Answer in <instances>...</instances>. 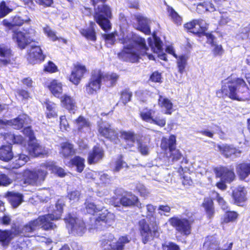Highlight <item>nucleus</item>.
Masks as SVG:
<instances>
[{"label":"nucleus","instance_id":"f257e3e1","mask_svg":"<svg viewBox=\"0 0 250 250\" xmlns=\"http://www.w3.org/2000/svg\"><path fill=\"white\" fill-rule=\"evenodd\" d=\"M133 42L135 46L131 44L124 45L117 53V56L120 60L132 63H138L141 57L145 56L149 60H155L152 54L147 53L149 48L144 38L137 36Z\"/></svg>","mask_w":250,"mask_h":250},{"label":"nucleus","instance_id":"f03ea898","mask_svg":"<svg viewBox=\"0 0 250 250\" xmlns=\"http://www.w3.org/2000/svg\"><path fill=\"white\" fill-rule=\"evenodd\" d=\"M146 218H153L154 220L148 223L146 218H142L137 222L138 233L144 244H146L155 238H158L160 235V231L159 223L156 221V207L148 204L146 205Z\"/></svg>","mask_w":250,"mask_h":250},{"label":"nucleus","instance_id":"7ed1b4c3","mask_svg":"<svg viewBox=\"0 0 250 250\" xmlns=\"http://www.w3.org/2000/svg\"><path fill=\"white\" fill-rule=\"evenodd\" d=\"M249 88L245 81L241 78L228 80L222 84L221 88L216 92L220 97H229L232 100L242 101L246 98L245 94Z\"/></svg>","mask_w":250,"mask_h":250},{"label":"nucleus","instance_id":"20e7f679","mask_svg":"<svg viewBox=\"0 0 250 250\" xmlns=\"http://www.w3.org/2000/svg\"><path fill=\"white\" fill-rule=\"evenodd\" d=\"M106 1L107 0H90L92 5L94 7V20L105 32L111 30L112 24L110 20L112 18L111 8L105 4Z\"/></svg>","mask_w":250,"mask_h":250},{"label":"nucleus","instance_id":"39448f33","mask_svg":"<svg viewBox=\"0 0 250 250\" xmlns=\"http://www.w3.org/2000/svg\"><path fill=\"white\" fill-rule=\"evenodd\" d=\"M48 172L45 171L43 163L35 170L25 169L22 171L23 183L26 186H41L45 180Z\"/></svg>","mask_w":250,"mask_h":250},{"label":"nucleus","instance_id":"423d86ee","mask_svg":"<svg viewBox=\"0 0 250 250\" xmlns=\"http://www.w3.org/2000/svg\"><path fill=\"white\" fill-rule=\"evenodd\" d=\"M64 204L60 200L55 203L56 209L51 213L39 216L38 218L40 226L44 230L53 229L57 227L52 221L58 220L61 218Z\"/></svg>","mask_w":250,"mask_h":250},{"label":"nucleus","instance_id":"0eeeda50","mask_svg":"<svg viewBox=\"0 0 250 250\" xmlns=\"http://www.w3.org/2000/svg\"><path fill=\"white\" fill-rule=\"evenodd\" d=\"M195 221V219L192 216L186 218L174 216L168 220L169 225L177 233L186 237L191 234L192 225Z\"/></svg>","mask_w":250,"mask_h":250},{"label":"nucleus","instance_id":"6e6552de","mask_svg":"<svg viewBox=\"0 0 250 250\" xmlns=\"http://www.w3.org/2000/svg\"><path fill=\"white\" fill-rule=\"evenodd\" d=\"M130 241L127 235L121 236L117 239L114 234L109 233L100 240V244L103 250H125V245Z\"/></svg>","mask_w":250,"mask_h":250},{"label":"nucleus","instance_id":"1a4fd4ad","mask_svg":"<svg viewBox=\"0 0 250 250\" xmlns=\"http://www.w3.org/2000/svg\"><path fill=\"white\" fill-rule=\"evenodd\" d=\"M110 202L111 205L115 207L121 206L124 207H131L137 206L139 203V200L138 197L131 192L125 191L112 197Z\"/></svg>","mask_w":250,"mask_h":250},{"label":"nucleus","instance_id":"9d476101","mask_svg":"<svg viewBox=\"0 0 250 250\" xmlns=\"http://www.w3.org/2000/svg\"><path fill=\"white\" fill-rule=\"evenodd\" d=\"M46 57L40 45H32L27 53L28 63L34 65L43 62Z\"/></svg>","mask_w":250,"mask_h":250},{"label":"nucleus","instance_id":"9b49d317","mask_svg":"<svg viewBox=\"0 0 250 250\" xmlns=\"http://www.w3.org/2000/svg\"><path fill=\"white\" fill-rule=\"evenodd\" d=\"M155 113V110L146 107L143 111L139 113V116L143 121L154 124L161 127H164L166 124V119L154 117L153 115Z\"/></svg>","mask_w":250,"mask_h":250},{"label":"nucleus","instance_id":"f8f14e48","mask_svg":"<svg viewBox=\"0 0 250 250\" xmlns=\"http://www.w3.org/2000/svg\"><path fill=\"white\" fill-rule=\"evenodd\" d=\"M102 82L96 69L93 70L88 82L85 84V91L88 95L96 94L101 88Z\"/></svg>","mask_w":250,"mask_h":250},{"label":"nucleus","instance_id":"ddd939ff","mask_svg":"<svg viewBox=\"0 0 250 250\" xmlns=\"http://www.w3.org/2000/svg\"><path fill=\"white\" fill-rule=\"evenodd\" d=\"M87 69L85 65L77 62L73 64V68L70 74L68 77V80L73 84L78 85L84 75L87 72Z\"/></svg>","mask_w":250,"mask_h":250},{"label":"nucleus","instance_id":"4468645a","mask_svg":"<svg viewBox=\"0 0 250 250\" xmlns=\"http://www.w3.org/2000/svg\"><path fill=\"white\" fill-rule=\"evenodd\" d=\"M216 178H221L227 183H230L235 178L233 168H229L226 167L220 166L213 169Z\"/></svg>","mask_w":250,"mask_h":250},{"label":"nucleus","instance_id":"2eb2a0df","mask_svg":"<svg viewBox=\"0 0 250 250\" xmlns=\"http://www.w3.org/2000/svg\"><path fill=\"white\" fill-rule=\"evenodd\" d=\"M114 221V214L106 210L99 214L98 217L95 219L94 225L96 229H101L103 227L107 228L110 226Z\"/></svg>","mask_w":250,"mask_h":250},{"label":"nucleus","instance_id":"dca6fc26","mask_svg":"<svg viewBox=\"0 0 250 250\" xmlns=\"http://www.w3.org/2000/svg\"><path fill=\"white\" fill-rule=\"evenodd\" d=\"M29 34L27 31L23 32L20 30H14L12 34V39L14 40L18 47L23 50L33 42L27 35Z\"/></svg>","mask_w":250,"mask_h":250},{"label":"nucleus","instance_id":"f3484780","mask_svg":"<svg viewBox=\"0 0 250 250\" xmlns=\"http://www.w3.org/2000/svg\"><path fill=\"white\" fill-rule=\"evenodd\" d=\"M233 204L238 207H246L247 205V192L244 187H238L231 193Z\"/></svg>","mask_w":250,"mask_h":250},{"label":"nucleus","instance_id":"a211bd4d","mask_svg":"<svg viewBox=\"0 0 250 250\" xmlns=\"http://www.w3.org/2000/svg\"><path fill=\"white\" fill-rule=\"evenodd\" d=\"M100 80L107 87H112L116 85L119 79V75L114 72L104 73L101 69H96Z\"/></svg>","mask_w":250,"mask_h":250},{"label":"nucleus","instance_id":"6ab92c4d","mask_svg":"<svg viewBox=\"0 0 250 250\" xmlns=\"http://www.w3.org/2000/svg\"><path fill=\"white\" fill-rule=\"evenodd\" d=\"M104 155L103 148L99 145L93 146L89 151L87 157V163L89 165H95L102 160Z\"/></svg>","mask_w":250,"mask_h":250},{"label":"nucleus","instance_id":"aec40b11","mask_svg":"<svg viewBox=\"0 0 250 250\" xmlns=\"http://www.w3.org/2000/svg\"><path fill=\"white\" fill-rule=\"evenodd\" d=\"M30 21V18L24 20L20 16L16 15L11 17V21L7 19L3 20L1 21V24L6 28V30H12L16 27H21L24 23H29Z\"/></svg>","mask_w":250,"mask_h":250},{"label":"nucleus","instance_id":"412c9836","mask_svg":"<svg viewBox=\"0 0 250 250\" xmlns=\"http://www.w3.org/2000/svg\"><path fill=\"white\" fill-rule=\"evenodd\" d=\"M60 100L61 106L65 109L71 114H75L77 109L76 103L70 95L64 94L58 98Z\"/></svg>","mask_w":250,"mask_h":250},{"label":"nucleus","instance_id":"4be33fe9","mask_svg":"<svg viewBox=\"0 0 250 250\" xmlns=\"http://www.w3.org/2000/svg\"><path fill=\"white\" fill-rule=\"evenodd\" d=\"M177 147L176 136L174 134H170L168 138L163 137L162 138L160 147L161 150L166 155L168 152L173 150Z\"/></svg>","mask_w":250,"mask_h":250},{"label":"nucleus","instance_id":"5701e85b","mask_svg":"<svg viewBox=\"0 0 250 250\" xmlns=\"http://www.w3.org/2000/svg\"><path fill=\"white\" fill-rule=\"evenodd\" d=\"M44 86L55 97L60 98L63 92V85L62 82L57 79H52L49 82L45 83Z\"/></svg>","mask_w":250,"mask_h":250},{"label":"nucleus","instance_id":"b1692460","mask_svg":"<svg viewBox=\"0 0 250 250\" xmlns=\"http://www.w3.org/2000/svg\"><path fill=\"white\" fill-rule=\"evenodd\" d=\"M96 27L95 22L93 21H89V26L81 29L80 30V33L87 40L95 42L97 39Z\"/></svg>","mask_w":250,"mask_h":250},{"label":"nucleus","instance_id":"393cba45","mask_svg":"<svg viewBox=\"0 0 250 250\" xmlns=\"http://www.w3.org/2000/svg\"><path fill=\"white\" fill-rule=\"evenodd\" d=\"M4 197L13 208H16L23 202L24 196L18 192L8 191L5 193Z\"/></svg>","mask_w":250,"mask_h":250},{"label":"nucleus","instance_id":"a878e982","mask_svg":"<svg viewBox=\"0 0 250 250\" xmlns=\"http://www.w3.org/2000/svg\"><path fill=\"white\" fill-rule=\"evenodd\" d=\"M98 132L101 136L110 141H115L118 139V133L111 127L110 125L99 126Z\"/></svg>","mask_w":250,"mask_h":250},{"label":"nucleus","instance_id":"bb28decb","mask_svg":"<svg viewBox=\"0 0 250 250\" xmlns=\"http://www.w3.org/2000/svg\"><path fill=\"white\" fill-rule=\"evenodd\" d=\"M218 148L221 154L225 158H229L232 156H236L242 153L241 150L228 144L218 145Z\"/></svg>","mask_w":250,"mask_h":250},{"label":"nucleus","instance_id":"cd10ccee","mask_svg":"<svg viewBox=\"0 0 250 250\" xmlns=\"http://www.w3.org/2000/svg\"><path fill=\"white\" fill-rule=\"evenodd\" d=\"M201 206L204 209L207 217L208 219L213 218L215 212L213 199L210 197L205 198Z\"/></svg>","mask_w":250,"mask_h":250},{"label":"nucleus","instance_id":"c85d7f7f","mask_svg":"<svg viewBox=\"0 0 250 250\" xmlns=\"http://www.w3.org/2000/svg\"><path fill=\"white\" fill-rule=\"evenodd\" d=\"M236 172L241 180H245L250 175V163L242 162L236 165Z\"/></svg>","mask_w":250,"mask_h":250},{"label":"nucleus","instance_id":"c756f323","mask_svg":"<svg viewBox=\"0 0 250 250\" xmlns=\"http://www.w3.org/2000/svg\"><path fill=\"white\" fill-rule=\"evenodd\" d=\"M238 212L235 210H227L221 218L220 223L224 225L230 223L236 222L239 218Z\"/></svg>","mask_w":250,"mask_h":250},{"label":"nucleus","instance_id":"7c9ffc66","mask_svg":"<svg viewBox=\"0 0 250 250\" xmlns=\"http://www.w3.org/2000/svg\"><path fill=\"white\" fill-rule=\"evenodd\" d=\"M152 35L153 38V42L150 37L148 38L147 39L149 46L151 47L153 52L156 53L161 52L163 50V46L162 41L160 38L157 36L155 32H153Z\"/></svg>","mask_w":250,"mask_h":250},{"label":"nucleus","instance_id":"2f4dec72","mask_svg":"<svg viewBox=\"0 0 250 250\" xmlns=\"http://www.w3.org/2000/svg\"><path fill=\"white\" fill-rule=\"evenodd\" d=\"M4 140L8 144L7 145L13 144H21L23 142V138L21 135H15L11 132H7L1 134Z\"/></svg>","mask_w":250,"mask_h":250},{"label":"nucleus","instance_id":"473e14b6","mask_svg":"<svg viewBox=\"0 0 250 250\" xmlns=\"http://www.w3.org/2000/svg\"><path fill=\"white\" fill-rule=\"evenodd\" d=\"M136 19L138 23L136 29L143 32L145 35H150L151 30L147 19L141 15L137 16Z\"/></svg>","mask_w":250,"mask_h":250},{"label":"nucleus","instance_id":"72a5a7b5","mask_svg":"<svg viewBox=\"0 0 250 250\" xmlns=\"http://www.w3.org/2000/svg\"><path fill=\"white\" fill-rule=\"evenodd\" d=\"M43 165L44 169L46 172L51 171L60 177H63L66 175L64 170L61 167H58L53 162L46 161L43 163Z\"/></svg>","mask_w":250,"mask_h":250},{"label":"nucleus","instance_id":"f704fd0d","mask_svg":"<svg viewBox=\"0 0 250 250\" xmlns=\"http://www.w3.org/2000/svg\"><path fill=\"white\" fill-rule=\"evenodd\" d=\"M12 146L2 145L0 147V160L4 162H8L13 158Z\"/></svg>","mask_w":250,"mask_h":250},{"label":"nucleus","instance_id":"c9c22d12","mask_svg":"<svg viewBox=\"0 0 250 250\" xmlns=\"http://www.w3.org/2000/svg\"><path fill=\"white\" fill-rule=\"evenodd\" d=\"M43 104L46 109L45 116L47 119L56 118L58 117V113L56 110V104L55 103L49 99H46Z\"/></svg>","mask_w":250,"mask_h":250},{"label":"nucleus","instance_id":"e433bc0d","mask_svg":"<svg viewBox=\"0 0 250 250\" xmlns=\"http://www.w3.org/2000/svg\"><path fill=\"white\" fill-rule=\"evenodd\" d=\"M158 104L161 108L166 109L165 114L171 115L173 112V104L168 98L164 97L162 95H159Z\"/></svg>","mask_w":250,"mask_h":250},{"label":"nucleus","instance_id":"4c0bfd02","mask_svg":"<svg viewBox=\"0 0 250 250\" xmlns=\"http://www.w3.org/2000/svg\"><path fill=\"white\" fill-rule=\"evenodd\" d=\"M121 137L126 143L130 142L131 144H127L125 147V149L131 148L134 146V143L136 141V134L133 131H122L120 132Z\"/></svg>","mask_w":250,"mask_h":250},{"label":"nucleus","instance_id":"58836bf2","mask_svg":"<svg viewBox=\"0 0 250 250\" xmlns=\"http://www.w3.org/2000/svg\"><path fill=\"white\" fill-rule=\"evenodd\" d=\"M10 167L12 169H18L25 164L28 161L29 157L27 155L24 154H19L15 157H13Z\"/></svg>","mask_w":250,"mask_h":250},{"label":"nucleus","instance_id":"ea45409f","mask_svg":"<svg viewBox=\"0 0 250 250\" xmlns=\"http://www.w3.org/2000/svg\"><path fill=\"white\" fill-rule=\"evenodd\" d=\"M28 149L29 153L35 157L43 156L45 154L44 148L37 142H30Z\"/></svg>","mask_w":250,"mask_h":250},{"label":"nucleus","instance_id":"a19ab883","mask_svg":"<svg viewBox=\"0 0 250 250\" xmlns=\"http://www.w3.org/2000/svg\"><path fill=\"white\" fill-rule=\"evenodd\" d=\"M208 27L205 25L204 27H202L201 30L200 31L194 30L191 32L198 37H201L204 36H206L207 39V42L211 46H214L215 45V37L210 33H207L206 31Z\"/></svg>","mask_w":250,"mask_h":250},{"label":"nucleus","instance_id":"79ce46f5","mask_svg":"<svg viewBox=\"0 0 250 250\" xmlns=\"http://www.w3.org/2000/svg\"><path fill=\"white\" fill-rule=\"evenodd\" d=\"M75 153L73 145L68 142H63L61 144L60 153L65 158L72 156Z\"/></svg>","mask_w":250,"mask_h":250},{"label":"nucleus","instance_id":"37998d69","mask_svg":"<svg viewBox=\"0 0 250 250\" xmlns=\"http://www.w3.org/2000/svg\"><path fill=\"white\" fill-rule=\"evenodd\" d=\"M87 229L85 223L82 220H79L77 223L71 229V233L75 236H82L86 231Z\"/></svg>","mask_w":250,"mask_h":250},{"label":"nucleus","instance_id":"c03bdc74","mask_svg":"<svg viewBox=\"0 0 250 250\" xmlns=\"http://www.w3.org/2000/svg\"><path fill=\"white\" fill-rule=\"evenodd\" d=\"M26 121V118L23 116L19 115L17 117L7 121L8 125L13 126L16 129L23 128Z\"/></svg>","mask_w":250,"mask_h":250},{"label":"nucleus","instance_id":"a18cd8bd","mask_svg":"<svg viewBox=\"0 0 250 250\" xmlns=\"http://www.w3.org/2000/svg\"><path fill=\"white\" fill-rule=\"evenodd\" d=\"M77 126V130L79 132H83L85 128H89L90 123L84 117L80 115L74 121Z\"/></svg>","mask_w":250,"mask_h":250},{"label":"nucleus","instance_id":"49530a36","mask_svg":"<svg viewBox=\"0 0 250 250\" xmlns=\"http://www.w3.org/2000/svg\"><path fill=\"white\" fill-rule=\"evenodd\" d=\"M177 65L178 70L181 74H183L185 72V68L187 65V61L188 59V56L187 54H182L177 56Z\"/></svg>","mask_w":250,"mask_h":250},{"label":"nucleus","instance_id":"de8ad7c7","mask_svg":"<svg viewBox=\"0 0 250 250\" xmlns=\"http://www.w3.org/2000/svg\"><path fill=\"white\" fill-rule=\"evenodd\" d=\"M69 163L73 166L76 167V170L79 173H81L85 167L84 159L79 156H75L72 158Z\"/></svg>","mask_w":250,"mask_h":250},{"label":"nucleus","instance_id":"09e8293b","mask_svg":"<svg viewBox=\"0 0 250 250\" xmlns=\"http://www.w3.org/2000/svg\"><path fill=\"white\" fill-rule=\"evenodd\" d=\"M13 240L10 234L8 231V229H0V244L3 247L8 246Z\"/></svg>","mask_w":250,"mask_h":250},{"label":"nucleus","instance_id":"8fccbe9b","mask_svg":"<svg viewBox=\"0 0 250 250\" xmlns=\"http://www.w3.org/2000/svg\"><path fill=\"white\" fill-rule=\"evenodd\" d=\"M178 173L180 176L182 184L185 187L188 188L193 185V181L191 177L185 172L182 166L179 168Z\"/></svg>","mask_w":250,"mask_h":250},{"label":"nucleus","instance_id":"3c124183","mask_svg":"<svg viewBox=\"0 0 250 250\" xmlns=\"http://www.w3.org/2000/svg\"><path fill=\"white\" fill-rule=\"evenodd\" d=\"M196 25L199 26L197 31L201 30L202 27H204L205 26L204 21L201 19L192 20V21L186 23L184 25V27L187 30H190L191 29H193Z\"/></svg>","mask_w":250,"mask_h":250},{"label":"nucleus","instance_id":"603ef678","mask_svg":"<svg viewBox=\"0 0 250 250\" xmlns=\"http://www.w3.org/2000/svg\"><path fill=\"white\" fill-rule=\"evenodd\" d=\"M132 93L129 88H125L120 91V101L124 104L126 105L130 102L132 97Z\"/></svg>","mask_w":250,"mask_h":250},{"label":"nucleus","instance_id":"864d4df0","mask_svg":"<svg viewBox=\"0 0 250 250\" xmlns=\"http://www.w3.org/2000/svg\"><path fill=\"white\" fill-rule=\"evenodd\" d=\"M167 11L168 17L170 18L173 22L177 25H181L182 18L178 13L172 7L170 6L167 7Z\"/></svg>","mask_w":250,"mask_h":250},{"label":"nucleus","instance_id":"5fc2aeb1","mask_svg":"<svg viewBox=\"0 0 250 250\" xmlns=\"http://www.w3.org/2000/svg\"><path fill=\"white\" fill-rule=\"evenodd\" d=\"M40 226L38 218L29 221L23 226L22 229L25 232H32Z\"/></svg>","mask_w":250,"mask_h":250},{"label":"nucleus","instance_id":"6e6d98bb","mask_svg":"<svg viewBox=\"0 0 250 250\" xmlns=\"http://www.w3.org/2000/svg\"><path fill=\"white\" fill-rule=\"evenodd\" d=\"M166 155L167 158L170 159L172 162L178 161L183 157V154L177 147L168 152V154Z\"/></svg>","mask_w":250,"mask_h":250},{"label":"nucleus","instance_id":"4d7b16f0","mask_svg":"<svg viewBox=\"0 0 250 250\" xmlns=\"http://www.w3.org/2000/svg\"><path fill=\"white\" fill-rule=\"evenodd\" d=\"M124 167L128 168L129 166L124 161L123 156L121 154L118 156L117 159L115 162V167L113 169V171L115 172H119Z\"/></svg>","mask_w":250,"mask_h":250},{"label":"nucleus","instance_id":"13d9d810","mask_svg":"<svg viewBox=\"0 0 250 250\" xmlns=\"http://www.w3.org/2000/svg\"><path fill=\"white\" fill-rule=\"evenodd\" d=\"M220 243L215 238L211 237L208 239L204 243V248L206 250H212L216 247H218L219 246Z\"/></svg>","mask_w":250,"mask_h":250},{"label":"nucleus","instance_id":"bf43d9fd","mask_svg":"<svg viewBox=\"0 0 250 250\" xmlns=\"http://www.w3.org/2000/svg\"><path fill=\"white\" fill-rule=\"evenodd\" d=\"M137 150L142 155L146 156L148 155L149 150L147 145L144 143L142 140H137Z\"/></svg>","mask_w":250,"mask_h":250},{"label":"nucleus","instance_id":"052dcab7","mask_svg":"<svg viewBox=\"0 0 250 250\" xmlns=\"http://www.w3.org/2000/svg\"><path fill=\"white\" fill-rule=\"evenodd\" d=\"M43 71L48 73H54L59 71L57 66L52 61H49L43 66Z\"/></svg>","mask_w":250,"mask_h":250},{"label":"nucleus","instance_id":"680f3d73","mask_svg":"<svg viewBox=\"0 0 250 250\" xmlns=\"http://www.w3.org/2000/svg\"><path fill=\"white\" fill-rule=\"evenodd\" d=\"M211 193L215 195V200L223 210L227 209L229 208L227 202L221 196L218 192L213 190L211 191Z\"/></svg>","mask_w":250,"mask_h":250},{"label":"nucleus","instance_id":"e2e57ef3","mask_svg":"<svg viewBox=\"0 0 250 250\" xmlns=\"http://www.w3.org/2000/svg\"><path fill=\"white\" fill-rule=\"evenodd\" d=\"M64 220L67 227L70 228L71 229L80 220H78L76 217L72 216L71 214L68 213L64 217Z\"/></svg>","mask_w":250,"mask_h":250},{"label":"nucleus","instance_id":"0e129e2a","mask_svg":"<svg viewBox=\"0 0 250 250\" xmlns=\"http://www.w3.org/2000/svg\"><path fill=\"white\" fill-rule=\"evenodd\" d=\"M8 231L13 239L22 232V230L20 226L15 223L12 225L11 229H8Z\"/></svg>","mask_w":250,"mask_h":250},{"label":"nucleus","instance_id":"69168bd1","mask_svg":"<svg viewBox=\"0 0 250 250\" xmlns=\"http://www.w3.org/2000/svg\"><path fill=\"white\" fill-rule=\"evenodd\" d=\"M12 10V9L6 5L5 1L2 0L0 2V19L6 16Z\"/></svg>","mask_w":250,"mask_h":250},{"label":"nucleus","instance_id":"338daca9","mask_svg":"<svg viewBox=\"0 0 250 250\" xmlns=\"http://www.w3.org/2000/svg\"><path fill=\"white\" fill-rule=\"evenodd\" d=\"M148 81L154 83H162L163 82L162 73L158 71L153 72L150 74Z\"/></svg>","mask_w":250,"mask_h":250},{"label":"nucleus","instance_id":"774afa93","mask_svg":"<svg viewBox=\"0 0 250 250\" xmlns=\"http://www.w3.org/2000/svg\"><path fill=\"white\" fill-rule=\"evenodd\" d=\"M162 248L163 250H181L178 244L171 241L162 244Z\"/></svg>","mask_w":250,"mask_h":250}]
</instances>
